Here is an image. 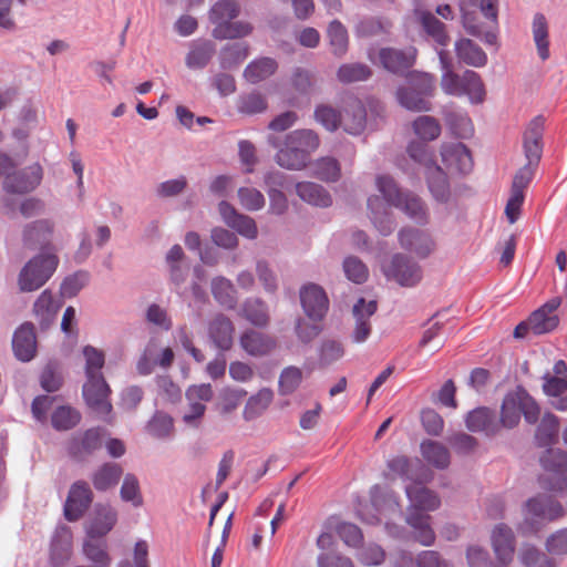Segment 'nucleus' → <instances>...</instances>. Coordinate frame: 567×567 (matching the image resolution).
I'll use <instances>...</instances> for the list:
<instances>
[{"instance_id": "nucleus-1", "label": "nucleus", "mask_w": 567, "mask_h": 567, "mask_svg": "<svg viewBox=\"0 0 567 567\" xmlns=\"http://www.w3.org/2000/svg\"><path fill=\"white\" fill-rule=\"evenodd\" d=\"M240 14V6L235 0H218L208 11L214 29L212 35L217 40H234L249 35L254 27L247 21H234Z\"/></svg>"}, {"instance_id": "nucleus-2", "label": "nucleus", "mask_w": 567, "mask_h": 567, "mask_svg": "<svg viewBox=\"0 0 567 567\" xmlns=\"http://www.w3.org/2000/svg\"><path fill=\"white\" fill-rule=\"evenodd\" d=\"M522 415L526 423L536 424L539 420L540 408L526 389L518 385L515 391L507 393L503 399L498 417L501 429L517 426Z\"/></svg>"}, {"instance_id": "nucleus-3", "label": "nucleus", "mask_w": 567, "mask_h": 567, "mask_svg": "<svg viewBox=\"0 0 567 567\" xmlns=\"http://www.w3.org/2000/svg\"><path fill=\"white\" fill-rule=\"evenodd\" d=\"M59 264L55 255H37L21 269L18 278L21 291H34L41 288L53 275Z\"/></svg>"}, {"instance_id": "nucleus-4", "label": "nucleus", "mask_w": 567, "mask_h": 567, "mask_svg": "<svg viewBox=\"0 0 567 567\" xmlns=\"http://www.w3.org/2000/svg\"><path fill=\"white\" fill-rule=\"evenodd\" d=\"M388 279L394 280L402 287H414L422 280V268L411 257L394 254L390 262L383 267Z\"/></svg>"}, {"instance_id": "nucleus-5", "label": "nucleus", "mask_w": 567, "mask_h": 567, "mask_svg": "<svg viewBox=\"0 0 567 567\" xmlns=\"http://www.w3.org/2000/svg\"><path fill=\"white\" fill-rule=\"evenodd\" d=\"M105 431L101 427H91L74 433L66 443V451L71 458L84 462L103 445Z\"/></svg>"}, {"instance_id": "nucleus-6", "label": "nucleus", "mask_w": 567, "mask_h": 567, "mask_svg": "<svg viewBox=\"0 0 567 567\" xmlns=\"http://www.w3.org/2000/svg\"><path fill=\"white\" fill-rule=\"evenodd\" d=\"M110 393L111 389L103 375L90 377L83 385V398L87 406L104 421H107L112 412Z\"/></svg>"}, {"instance_id": "nucleus-7", "label": "nucleus", "mask_w": 567, "mask_h": 567, "mask_svg": "<svg viewBox=\"0 0 567 567\" xmlns=\"http://www.w3.org/2000/svg\"><path fill=\"white\" fill-rule=\"evenodd\" d=\"M94 495L87 482L80 480L74 482L69 489L63 514L68 522L81 519L93 502Z\"/></svg>"}, {"instance_id": "nucleus-8", "label": "nucleus", "mask_w": 567, "mask_h": 567, "mask_svg": "<svg viewBox=\"0 0 567 567\" xmlns=\"http://www.w3.org/2000/svg\"><path fill=\"white\" fill-rule=\"evenodd\" d=\"M42 177L41 165L34 163L20 171L7 174L3 181V189L10 194H27L40 185Z\"/></svg>"}, {"instance_id": "nucleus-9", "label": "nucleus", "mask_w": 567, "mask_h": 567, "mask_svg": "<svg viewBox=\"0 0 567 567\" xmlns=\"http://www.w3.org/2000/svg\"><path fill=\"white\" fill-rule=\"evenodd\" d=\"M416 50L396 48H382L378 52L380 65L396 75H404L415 63Z\"/></svg>"}, {"instance_id": "nucleus-10", "label": "nucleus", "mask_w": 567, "mask_h": 567, "mask_svg": "<svg viewBox=\"0 0 567 567\" xmlns=\"http://www.w3.org/2000/svg\"><path fill=\"white\" fill-rule=\"evenodd\" d=\"M299 295L307 317L313 321H321L329 309V300L324 290L316 284H308L300 289Z\"/></svg>"}, {"instance_id": "nucleus-11", "label": "nucleus", "mask_w": 567, "mask_h": 567, "mask_svg": "<svg viewBox=\"0 0 567 567\" xmlns=\"http://www.w3.org/2000/svg\"><path fill=\"white\" fill-rule=\"evenodd\" d=\"M441 156L446 168L452 172L468 174L473 168L472 154L461 142L443 144Z\"/></svg>"}, {"instance_id": "nucleus-12", "label": "nucleus", "mask_w": 567, "mask_h": 567, "mask_svg": "<svg viewBox=\"0 0 567 567\" xmlns=\"http://www.w3.org/2000/svg\"><path fill=\"white\" fill-rule=\"evenodd\" d=\"M465 425L468 431L484 433L486 436H494L501 431L496 412L486 406L470 411L465 416Z\"/></svg>"}, {"instance_id": "nucleus-13", "label": "nucleus", "mask_w": 567, "mask_h": 567, "mask_svg": "<svg viewBox=\"0 0 567 567\" xmlns=\"http://www.w3.org/2000/svg\"><path fill=\"white\" fill-rule=\"evenodd\" d=\"M399 241L403 249L415 254L420 258H426L434 249L431 236L417 228L406 227L399 231Z\"/></svg>"}, {"instance_id": "nucleus-14", "label": "nucleus", "mask_w": 567, "mask_h": 567, "mask_svg": "<svg viewBox=\"0 0 567 567\" xmlns=\"http://www.w3.org/2000/svg\"><path fill=\"white\" fill-rule=\"evenodd\" d=\"M12 350L14 357L21 362H29L35 357L37 336L31 322H24L14 331Z\"/></svg>"}, {"instance_id": "nucleus-15", "label": "nucleus", "mask_w": 567, "mask_h": 567, "mask_svg": "<svg viewBox=\"0 0 567 567\" xmlns=\"http://www.w3.org/2000/svg\"><path fill=\"white\" fill-rule=\"evenodd\" d=\"M218 210L227 226L235 229L239 235L248 239H255L258 236L255 220L247 215L239 214L228 202H220Z\"/></svg>"}, {"instance_id": "nucleus-16", "label": "nucleus", "mask_w": 567, "mask_h": 567, "mask_svg": "<svg viewBox=\"0 0 567 567\" xmlns=\"http://www.w3.org/2000/svg\"><path fill=\"white\" fill-rule=\"evenodd\" d=\"M378 305L375 300L369 302L364 298H360L353 306V317L355 326L351 333V340L354 343L364 342L371 333L370 317L375 313Z\"/></svg>"}, {"instance_id": "nucleus-17", "label": "nucleus", "mask_w": 567, "mask_h": 567, "mask_svg": "<svg viewBox=\"0 0 567 567\" xmlns=\"http://www.w3.org/2000/svg\"><path fill=\"white\" fill-rule=\"evenodd\" d=\"M543 133L544 118L542 116L534 117L524 133V152L527 164L537 166L543 153Z\"/></svg>"}, {"instance_id": "nucleus-18", "label": "nucleus", "mask_w": 567, "mask_h": 567, "mask_svg": "<svg viewBox=\"0 0 567 567\" xmlns=\"http://www.w3.org/2000/svg\"><path fill=\"white\" fill-rule=\"evenodd\" d=\"M235 327L224 313L216 315L208 324V336L216 348L227 351L233 347Z\"/></svg>"}, {"instance_id": "nucleus-19", "label": "nucleus", "mask_w": 567, "mask_h": 567, "mask_svg": "<svg viewBox=\"0 0 567 567\" xmlns=\"http://www.w3.org/2000/svg\"><path fill=\"white\" fill-rule=\"evenodd\" d=\"M53 224L48 219H39L28 224L23 230V245L30 250L43 249L51 243Z\"/></svg>"}, {"instance_id": "nucleus-20", "label": "nucleus", "mask_w": 567, "mask_h": 567, "mask_svg": "<svg viewBox=\"0 0 567 567\" xmlns=\"http://www.w3.org/2000/svg\"><path fill=\"white\" fill-rule=\"evenodd\" d=\"M461 11L463 27L470 35L478 38L489 45L497 43V30L491 28L486 20L480 22L477 13L468 10L465 6H461Z\"/></svg>"}, {"instance_id": "nucleus-21", "label": "nucleus", "mask_w": 567, "mask_h": 567, "mask_svg": "<svg viewBox=\"0 0 567 567\" xmlns=\"http://www.w3.org/2000/svg\"><path fill=\"white\" fill-rule=\"evenodd\" d=\"M72 554V533L69 527L60 526L55 529L51 542L50 561L53 567H62Z\"/></svg>"}, {"instance_id": "nucleus-22", "label": "nucleus", "mask_w": 567, "mask_h": 567, "mask_svg": "<svg viewBox=\"0 0 567 567\" xmlns=\"http://www.w3.org/2000/svg\"><path fill=\"white\" fill-rule=\"evenodd\" d=\"M239 343L241 348L252 357L267 355L277 346L276 340L272 337L254 329L246 330L240 336Z\"/></svg>"}, {"instance_id": "nucleus-23", "label": "nucleus", "mask_w": 567, "mask_h": 567, "mask_svg": "<svg viewBox=\"0 0 567 567\" xmlns=\"http://www.w3.org/2000/svg\"><path fill=\"white\" fill-rule=\"evenodd\" d=\"M559 417L551 412L544 413L534 434V443L537 447L549 449L558 442Z\"/></svg>"}, {"instance_id": "nucleus-24", "label": "nucleus", "mask_w": 567, "mask_h": 567, "mask_svg": "<svg viewBox=\"0 0 567 567\" xmlns=\"http://www.w3.org/2000/svg\"><path fill=\"white\" fill-rule=\"evenodd\" d=\"M405 493L411 502L409 508H417L420 512L435 511L441 505L437 494L427 487L413 483L405 487Z\"/></svg>"}, {"instance_id": "nucleus-25", "label": "nucleus", "mask_w": 567, "mask_h": 567, "mask_svg": "<svg viewBox=\"0 0 567 567\" xmlns=\"http://www.w3.org/2000/svg\"><path fill=\"white\" fill-rule=\"evenodd\" d=\"M492 544L498 560L507 564L513 559L515 538L512 529L505 524H498L493 529Z\"/></svg>"}, {"instance_id": "nucleus-26", "label": "nucleus", "mask_w": 567, "mask_h": 567, "mask_svg": "<svg viewBox=\"0 0 567 567\" xmlns=\"http://www.w3.org/2000/svg\"><path fill=\"white\" fill-rule=\"evenodd\" d=\"M298 197L312 206L327 208L332 205V196L328 189L315 182H299L296 184Z\"/></svg>"}, {"instance_id": "nucleus-27", "label": "nucleus", "mask_w": 567, "mask_h": 567, "mask_svg": "<svg viewBox=\"0 0 567 567\" xmlns=\"http://www.w3.org/2000/svg\"><path fill=\"white\" fill-rule=\"evenodd\" d=\"M431 516L417 508H408L406 523L413 529L414 538L423 546H431L435 540V533L430 525Z\"/></svg>"}, {"instance_id": "nucleus-28", "label": "nucleus", "mask_w": 567, "mask_h": 567, "mask_svg": "<svg viewBox=\"0 0 567 567\" xmlns=\"http://www.w3.org/2000/svg\"><path fill=\"white\" fill-rule=\"evenodd\" d=\"M368 208L370 219L382 236H389L395 227V223L385 203L378 196L369 197Z\"/></svg>"}, {"instance_id": "nucleus-29", "label": "nucleus", "mask_w": 567, "mask_h": 567, "mask_svg": "<svg viewBox=\"0 0 567 567\" xmlns=\"http://www.w3.org/2000/svg\"><path fill=\"white\" fill-rule=\"evenodd\" d=\"M117 513L110 505L99 504L95 507V516L87 529L91 538H101L105 536L116 524Z\"/></svg>"}, {"instance_id": "nucleus-30", "label": "nucleus", "mask_w": 567, "mask_h": 567, "mask_svg": "<svg viewBox=\"0 0 567 567\" xmlns=\"http://www.w3.org/2000/svg\"><path fill=\"white\" fill-rule=\"evenodd\" d=\"M341 124L347 133L352 135L361 134L367 125V111L359 100L347 104L344 114L341 115Z\"/></svg>"}, {"instance_id": "nucleus-31", "label": "nucleus", "mask_w": 567, "mask_h": 567, "mask_svg": "<svg viewBox=\"0 0 567 567\" xmlns=\"http://www.w3.org/2000/svg\"><path fill=\"white\" fill-rule=\"evenodd\" d=\"M455 52L458 61L466 65L483 68L487 64V54L471 39H460L456 41Z\"/></svg>"}, {"instance_id": "nucleus-32", "label": "nucleus", "mask_w": 567, "mask_h": 567, "mask_svg": "<svg viewBox=\"0 0 567 567\" xmlns=\"http://www.w3.org/2000/svg\"><path fill=\"white\" fill-rule=\"evenodd\" d=\"M123 475V467L118 463L106 462L92 474V484L99 492L115 487Z\"/></svg>"}, {"instance_id": "nucleus-33", "label": "nucleus", "mask_w": 567, "mask_h": 567, "mask_svg": "<svg viewBox=\"0 0 567 567\" xmlns=\"http://www.w3.org/2000/svg\"><path fill=\"white\" fill-rule=\"evenodd\" d=\"M215 52L216 45L213 41L206 39L193 41L185 63L189 69H204L210 62Z\"/></svg>"}, {"instance_id": "nucleus-34", "label": "nucleus", "mask_w": 567, "mask_h": 567, "mask_svg": "<svg viewBox=\"0 0 567 567\" xmlns=\"http://www.w3.org/2000/svg\"><path fill=\"white\" fill-rule=\"evenodd\" d=\"M425 176L433 197L440 203L449 202L451 189L446 173L435 164L425 169Z\"/></svg>"}, {"instance_id": "nucleus-35", "label": "nucleus", "mask_w": 567, "mask_h": 567, "mask_svg": "<svg viewBox=\"0 0 567 567\" xmlns=\"http://www.w3.org/2000/svg\"><path fill=\"white\" fill-rule=\"evenodd\" d=\"M240 315L252 326L265 328L270 317L267 303L260 298H248L244 301Z\"/></svg>"}, {"instance_id": "nucleus-36", "label": "nucleus", "mask_w": 567, "mask_h": 567, "mask_svg": "<svg viewBox=\"0 0 567 567\" xmlns=\"http://www.w3.org/2000/svg\"><path fill=\"white\" fill-rule=\"evenodd\" d=\"M214 299L226 309H234L237 305V290L233 282L223 276L213 278L210 284Z\"/></svg>"}, {"instance_id": "nucleus-37", "label": "nucleus", "mask_w": 567, "mask_h": 567, "mask_svg": "<svg viewBox=\"0 0 567 567\" xmlns=\"http://www.w3.org/2000/svg\"><path fill=\"white\" fill-rule=\"evenodd\" d=\"M309 159L310 158L306 156L301 150H298L293 145H288L287 140H285L284 147L279 148L275 156L276 163L280 167L289 171H300L305 168Z\"/></svg>"}, {"instance_id": "nucleus-38", "label": "nucleus", "mask_w": 567, "mask_h": 567, "mask_svg": "<svg viewBox=\"0 0 567 567\" xmlns=\"http://www.w3.org/2000/svg\"><path fill=\"white\" fill-rule=\"evenodd\" d=\"M421 453L424 460L432 466L444 470L451 463V453L449 449L436 441L427 440L421 444Z\"/></svg>"}, {"instance_id": "nucleus-39", "label": "nucleus", "mask_w": 567, "mask_h": 567, "mask_svg": "<svg viewBox=\"0 0 567 567\" xmlns=\"http://www.w3.org/2000/svg\"><path fill=\"white\" fill-rule=\"evenodd\" d=\"M415 14L419 17V21L427 35H430L441 47H446L449 44L450 37L445 31V24L432 12L416 10Z\"/></svg>"}, {"instance_id": "nucleus-40", "label": "nucleus", "mask_w": 567, "mask_h": 567, "mask_svg": "<svg viewBox=\"0 0 567 567\" xmlns=\"http://www.w3.org/2000/svg\"><path fill=\"white\" fill-rule=\"evenodd\" d=\"M312 176L324 183H336L341 178V165L332 156H322L311 165Z\"/></svg>"}, {"instance_id": "nucleus-41", "label": "nucleus", "mask_w": 567, "mask_h": 567, "mask_svg": "<svg viewBox=\"0 0 567 567\" xmlns=\"http://www.w3.org/2000/svg\"><path fill=\"white\" fill-rule=\"evenodd\" d=\"M274 400V392L269 388L260 389L256 394L251 395L245 405L243 417L246 421H252L259 417L270 405Z\"/></svg>"}, {"instance_id": "nucleus-42", "label": "nucleus", "mask_w": 567, "mask_h": 567, "mask_svg": "<svg viewBox=\"0 0 567 567\" xmlns=\"http://www.w3.org/2000/svg\"><path fill=\"white\" fill-rule=\"evenodd\" d=\"M286 140L288 141V145H293L298 150H301L309 158L311 153L320 145L319 135L308 128L295 130L287 134Z\"/></svg>"}, {"instance_id": "nucleus-43", "label": "nucleus", "mask_w": 567, "mask_h": 567, "mask_svg": "<svg viewBox=\"0 0 567 567\" xmlns=\"http://www.w3.org/2000/svg\"><path fill=\"white\" fill-rule=\"evenodd\" d=\"M533 39L537 48L538 56L546 61L549 53L548 23L543 13H536L533 19Z\"/></svg>"}, {"instance_id": "nucleus-44", "label": "nucleus", "mask_w": 567, "mask_h": 567, "mask_svg": "<svg viewBox=\"0 0 567 567\" xmlns=\"http://www.w3.org/2000/svg\"><path fill=\"white\" fill-rule=\"evenodd\" d=\"M396 100L402 107L412 112L431 110V102L408 85L398 87Z\"/></svg>"}, {"instance_id": "nucleus-45", "label": "nucleus", "mask_w": 567, "mask_h": 567, "mask_svg": "<svg viewBox=\"0 0 567 567\" xmlns=\"http://www.w3.org/2000/svg\"><path fill=\"white\" fill-rule=\"evenodd\" d=\"M540 466L551 473H567V451L558 447L546 449L539 456Z\"/></svg>"}, {"instance_id": "nucleus-46", "label": "nucleus", "mask_w": 567, "mask_h": 567, "mask_svg": "<svg viewBox=\"0 0 567 567\" xmlns=\"http://www.w3.org/2000/svg\"><path fill=\"white\" fill-rule=\"evenodd\" d=\"M392 28V22L388 19L367 17L358 22L354 32L359 38H372L388 33Z\"/></svg>"}, {"instance_id": "nucleus-47", "label": "nucleus", "mask_w": 567, "mask_h": 567, "mask_svg": "<svg viewBox=\"0 0 567 567\" xmlns=\"http://www.w3.org/2000/svg\"><path fill=\"white\" fill-rule=\"evenodd\" d=\"M277 70V62L271 58H262L250 62L245 71L244 76L251 83H258L270 75Z\"/></svg>"}, {"instance_id": "nucleus-48", "label": "nucleus", "mask_w": 567, "mask_h": 567, "mask_svg": "<svg viewBox=\"0 0 567 567\" xmlns=\"http://www.w3.org/2000/svg\"><path fill=\"white\" fill-rule=\"evenodd\" d=\"M58 309L59 306L49 290H44L33 306V311L39 318L42 328H47L53 321Z\"/></svg>"}, {"instance_id": "nucleus-49", "label": "nucleus", "mask_w": 567, "mask_h": 567, "mask_svg": "<svg viewBox=\"0 0 567 567\" xmlns=\"http://www.w3.org/2000/svg\"><path fill=\"white\" fill-rule=\"evenodd\" d=\"M248 56V45L244 42L226 44L219 53L220 66L225 70L239 65Z\"/></svg>"}, {"instance_id": "nucleus-50", "label": "nucleus", "mask_w": 567, "mask_h": 567, "mask_svg": "<svg viewBox=\"0 0 567 567\" xmlns=\"http://www.w3.org/2000/svg\"><path fill=\"white\" fill-rule=\"evenodd\" d=\"M527 512L532 517H526L524 524L528 532H537L540 520L546 518L547 496L538 495L526 502Z\"/></svg>"}, {"instance_id": "nucleus-51", "label": "nucleus", "mask_w": 567, "mask_h": 567, "mask_svg": "<svg viewBox=\"0 0 567 567\" xmlns=\"http://www.w3.org/2000/svg\"><path fill=\"white\" fill-rule=\"evenodd\" d=\"M81 421V413L72 406L61 405L51 415V424L58 431L75 427Z\"/></svg>"}, {"instance_id": "nucleus-52", "label": "nucleus", "mask_w": 567, "mask_h": 567, "mask_svg": "<svg viewBox=\"0 0 567 567\" xmlns=\"http://www.w3.org/2000/svg\"><path fill=\"white\" fill-rule=\"evenodd\" d=\"M247 392L243 389L224 388L219 391L216 410L221 415H227L234 412L240 404Z\"/></svg>"}, {"instance_id": "nucleus-53", "label": "nucleus", "mask_w": 567, "mask_h": 567, "mask_svg": "<svg viewBox=\"0 0 567 567\" xmlns=\"http://www.w3.org/2000/svg\"><path fill=\"white\" fill-rule=\"evenodd\" d=\"M83 554L95 564V567H110L111 557L106 551V544L96 538L86 539L83 544Z\"/></svg>"}, {"instance_id": "nucleus-54", "label": "nucleus", "mask_w": 567, "mask_h": 567, "mask_svg": "<svg viewBox=\"0 0 567 567\" xmlns=\"http://www.w3.org/2000/svg\"><path fill=\"white\" fill-rule=\"evenodd\" d=\"M464 95L468 96L472 103L478 104L485 100L486 91L482 78L472 70L463 73Z\"/></svg>"}, {"instance_id": "nucleus-55", "label": "nucleus", "mask_w": 567, "mask_h": 567, "mask_svg": "<svg viewBox=\"0 0 567 567\" xmlns=\"http://www.w3.org/2000/svg\"><path fill=\"white\" fill-rule=\"evenodd\" d=\"M328 37L332 53L336 56H342L348 51L349 38L348 31L339 20H333L328 27Z\"/></svg>"}, {"instance_id": "nucleus-56", "label": "nucleus", "mask_w": 567, "mask_h": 567, "mask_svg": "<svg viewBox=\"0 0 567 567\" xmlns=\"http://www.w3.org/2000/svg\"><path fill=\"white\" fill-rule=\"evenodd\" d=\"M343 355L344 348L339 340L324 339L318 350V362L321 368H327L339 361Z\"/></svg>"}, {"instance_id": "nucleus-57", "label": "nucleus", "mask_w": 567, "mask_h": 567, "mask_svg": "<svg viewBox=\"0 0 567 567\" xmlns=\"http://www.w3.org/2000/svg\"><path fill=\"white\" fill-rule=\"evenodd\" d=\"M378 190L382 194L383 199L391 206H402V192L395 181L389 175H380L375 181Z\"/></svg>"}, {"instance_id": "nucleus-58", "label": "nucleus", "mask_w": 567, "mask_h": 567, "mask_svg": "<svg viewBox=\"0 0 567 567\" xmlns=\"http://www.w3.org/2000/svg\"><path fill=\"white\" fill-rule=\"evenodd\" d=\"M413 131L423 142L436 140L441 134L439 121L429 115H421L413 122Z\"/></svg>"}, {"instance_id": "nucleus-59", "label": "nucleus", "mask_w": 567, "mask_h": 567, "mask_svg": "<svg viewBox=\"0 0 567 567\" xmlns=\"http://www.w3.org/2000/svg\"><path fill=\"white\" fill-rule=\"evenodd\" d=\"M402 209L410 218L419 224H426L427 210L422 199L411 193H405L402 197V206H396Z\"/></svg>"}, {"instance_id": "nucleus-60", "label": "nucleus", "mask_w": 567, "mask_h": 567, "mask_svg": "<svg viewBox=\"0 0 567 567\" xmlns=\"http://www.w3.org/2000/svg\"><path fill=\"white\" fill-rule=\"evenodd\" d=\"M120 496L123 502L131 503L134 507H141L143 505L144 501L141 492L140 482L134 474L127 473L124 476L120 489Z\"/></svg>"}, {"instance_id": "nucleus-61", "label": "nucleus", "mask_w": 567, "mask_h": 567, "mask_svg": "<svg viewBox=\"0 0 567 567\" xmlns=\"http://www.w3.org/2000/svg\"><path fill=\"white\" fill-rule=\"evenodd\" d=\"M371 75V69L363 63L342 64L337 72V76L342 83L364 81L368 80Z\"/></svg>"}, {"instance_id": "nucleus-62", "label": "nucleus", "mask_w": 567, "mask_h": 567, "mask_svg": "<svg viewBox=\"0 0 567 567\" xmlns=\"http://www.w3.org/2000/svg\"><path fill=\"white\" fill-rule=\"evenodd\" d=\"M406 85L429 100L435 89V79L429 73L413 71L406 78Z\"/></svg>"}, {"instance_id": "nucleus-63", "label": "nucleus", "mask_w": 567, "mask_h": 567, "mask_svg": "<svg viewBox=\"0 0 567 567\" xmlns=\"http://www.w3.org/2000/svg\"><path fill=\"white\" fill-rule=\"evenodd\" d=\"M302 381V371L295 367L290 365L285 368L278 381V391L280 395H290L292 394L301 384Z\"/></svg>"}, {"instance_id": "nucleus-64", "label": "nucleus", "mask_w": 567, "mask_h": 567, "mask_svg": "<svg viewBox=\"0 0 567 567\" xmlns=\"http://www.w3.org/2000/svg\"><path fill=\"white\" fill-rule=\"evenodd\" d=\"M90 280V274L86 270H78L64 278L61 284L60 292L64 298L75 297Z\"/></svg>"}]
</instances>
